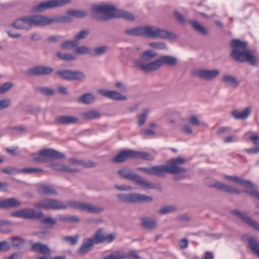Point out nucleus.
Listing matches in <instances>:
<instances>
[{
    "mask_svg": "<svg viewBox=\"0 0 259 259\" xmlns=\"http://www.w3.org/2000/svg\"><path fill=\"white\" fill-rule=\"evenodd\" d=\"M34 206L36 208L44 210L65 209L68 207H71L91 213H101L104 210V208L103 207L95 206L86 202L69 200L64 204L60 200L52 198L41 200L36 203Z\"/></svg>",
    "mask_w": 259,
    "mask_h": 259,
    "instance_id": "f257e3e1",
    "label": "nucleus"
},
{
    "mask_svg": "<svg viewBox=\"0 0 259 259\" xmlns=\"http://www.w3.org/2000/svg\"><path fill=\"white\" fill-rule=\"evenodd\" d=\"M65 22L66 18L62 17L49 18L43 15H35L18 19L13 23V26L17 29L28 30L33 26H44L52 23Z\"/></svg>",
    "mask_w": 259,
    "mask_h": 259,
    "instance_id": "f03ea898",
    "label": "nucleus"
},
{
    "mask_svg": "<svg viewBox=\"0 0 259 259\" xmlns=\"http://www.w3.org/2000/svg\"><path fill=\"white\" fill-rule=\"evenodd\" d=\"M91 12L94 19L100 21L121 17L128 20H134V17L131 13L117 9L113 5H95L91 7Z\"/></svg>",
    "mask_w": 259,
    "mask_h": 259,
    "instance_id": "7ed1b4c3",
    "label": "nucleus"
},
{
    "mask_svg": "<svg viewBox=\"0 0 259 259\" xmlns=\"http://www.w3.org/2000/svg\"><path fill=\"white\" fill-rule=\"evenodd\" d=\"M124 33L131 36H143L146 38L175 39L177 35L170 31L152 25H146L125 30Z\"/></svg>",
    "mask_w": 259,
    "mask_h": 259,
    "instance_id": "20e7f679",
    "label": "nucleus"
},
{
    "mask_svg": "<svg viewBox=\"0 0 259 259\" xmlns=\"http://www.w3.org/2000/svg\"><path fill=\"white\" fill-rule=\"evenodd\" d=\"M231 46L232 48L231 56L234 60L239 62H247L253 66L257 65L256 58L247 49L246 42L237 39H233Z\"/></svg>",
    "mask_w": 259,
    "mask_h": 259,
    "instance_id": "39448f33",
    "label": "nucleus"
},
{
    "mask_svg": "<svg viewBox=\"0 0 259 259\" xmlns=\"http://www.w3.org/2000/svg\"><path fill=\"white\" fill-rule=\"evenodd\" d=\"M32 161L35 163H45L53 159H64L65 155L52 149H44L38 153L31 154Z\"/></svg>",
    "mask_w": 259,
    "mask_h": 259,
    "instance_id": "423d86ee",
    "label": "nucleus"
},
{
    "mask_svg": "<svg viewBox=\"0 0 259 259\" xmlns=\"http://www.w3.org/2000/svg\"><path fill=\"white\" fill-rule=\"evenodd\" d=\"M71 1V0H50L40 3L34 7L32 11L34 12H41L47 9L63 6L69 4Z\"/></svg>",
    "mask_w": 259,
    "mask_h": 259,
    "instance_id": "0eeeda50",
    "label": "nucleus"
},
{
    "mask_svg": "<svg viewBox=\"0 0 259 259\" xmlns=\"http://www.w3.org/2000/svg\"><path fill=\"white\" fill-rule=\"evenodd\" d=\"M185 162V159L181 157L170 160L168 162V165H166L167 173L178 174L185 172L186 169L180 166Z\"/></svg>",
    "mask_w": 259,
    "mask_h": 259,
    "instance_id": "6e6552de",
    "label": "nucleus"
},
{
    "mask_svg": "<svg viewBox=\"0 0 259 259\" xmlns=\"http://www.w3.org/2000/svg\"><path fill=\"white\" fill-rule=\"evenodd\" d=\"M56 74L62 78L68 80H77L82 81L85 78L84 74L79 71H73L70 70L65 69L57 71Z\"/></svg>",
    "mask_w": 259,
    "mask_h": 259,
    "instance_id": "1a4fd4ad",
    "label": "nucleus"
},
{
    "mask_svg": "<svg viewBox=\"0 0 259 259\" xmlns=\"http://www.w3.org/2000/svg\"><path fill=\"white\" fill-rule=\"evenodd\" d=\"M206 183L210 187L215 188L224 192L236 194H238L241 192L239 189L233 186L223 184L213 179L209 180L208 182H206Z\"/></svg>",
    "mask_w": 259,
    "mask_h": 259,
    "instance_id": "9d476101",
    "label": "nucleus"
},
{
    "mask_svg": "<svg viewBox=\"0 0 259 259\" xmlns=\"http://www.w3.org/2000/svg\"><path fill=\"white\" fill-rule=\"evenodd\" d=\"M53 71V69L48 66H36L27 70L25 74L30 76H40L50 74Z\"/></svg>",
    "mask_w": 259,
    "mask_h": 259,
    "instance_id": "9b49d317",
    "label": "nucleus"
},
{
    "mask_svg": "<svg viewBox=\"0 0 259 259\" xmlns=\"http://www.w3.org/2000/svg\"><path fill=\"white\" fill-rule=\"evenodd\" d=\"M220 73V71L217 69H199L196 70L194 74L195 76L200 77L202 79L205 80H211L217 77Z\"/></svg>",
    "mask_w": 259,
    "mask_h": 259,
    "instance_id": "f8f14e48",
    "label": "nucleus"
},
{
    "mask_svg": "<svg viewBox=\"0 0 259 259\" xmlns=\"http://www.w3.org/2000/svg\"><path fill=\"white\" fill-rule=\"evenodd\" d=\"M153 199L150 196L139 193H129L128 203L133 204L148 203L153 201Z\"/></svg>",
    "mask_w": 259,
    "mask_h": 259,
    "instance_id": "ddd939ff",
    "label": "nucleus"
},
{
    "mask_svg": "<svg viewBox=\"0 0 259 259\" xmlns=\"http://www.w3.org/2000/svg\"><path fill=\"white\" fill-rule=\"evenodd\" d=\"M135 64L141 70L148 72L156 70L161 67L159 58L147 64H144L139 61H135Z\"/></svg>",
    "mask_w": 259,
    "mask_h": 259,
    "instance_id": "4468645a",
    "label": "nucleus"
},
{
    "mask_svg": "<svg viewBox=\"0 0 259 259\" xmlns=\"http://www.w3.org/2000/svg\"><path fill=\"white\" fill-rule=\"evenodd\" d=\"M232 213L242 221L246 223L254 229L259 231V224L251 218L247 216L244 212L239 211L238 210H234L232 211Z\"/></svg>",
    "mask_w": 259,
    "mask_h": 259,
    "instance_id": "2eb2a0df",
    "label": "nucleus"
},
{
    "mask_svg": "<svg viewBox=\"0 0 259 259\" xmlns=\"http://www.w3.org/2000/svg\"><path fill=\"white\" fill-rule=\"evenodd\" d=\"M99 93L102 95L115 101H125L127 100L126 96L122 95L115 91L101 90L99 91Z\"/></svg>",
    "mask_w": 259,
    "mask_h": 259,
    "instance_id": "dca6fc26",
    "label": "nucleus"
},
{
    "mask_svg": "<svg viewBox=\"0 0 259 259\" xmlns=\"http://www.w3.org/2000/svg\"><path fill=\"white\" fill-rule=\"evenodd\" d=\"M135 158L134 150H124L120 151L118 154L115 156L112 160L115 162H122L127 158Z\"/></svg>",
    "mask_w": 259,
    "mask_h": 259,
    "instance_id": "f3484780",
    "label": "nucleus"
},
{
    "mask_svg": "<svg viewBox=\"0 0 259 259\" xmlns=\"http://www.w3.org/2000/svg\"><path fill=\"white\" fill-rule=\"evenodd\" d=\"M94 244L93 240L89 238L83 240L81 246L77 249V253L79 255H84L90 251L93 247Z\"/></svg>",
    "mask_w": 259,
    "mask_h": 259,
    "instance_id": "a211bd4d",
    "label": "nucleus"
},
{
    "mask_svg": "<svg viewBox=\"0 0 259 259\" xmlns=\"http://www.w3.org/2000/svg\"><path fill=\"white\" fill-rule=\"evenodd\" d=\"M37 192L44 195H52L56 196L58 195L57 192L53 187L45 184H39L37 186Z\"/></svg>",
    "mask_w": 259,
    "mask_h": 259,
    "instance_id": "6ab92c4d",
    "label": "nucleus"
},
{
    "mask_svg": "<svg viewBox=\"0 0 259 259\" xmlns=\"http://www.w3.org/2000/svg\"><path fill=\"white\" fill-rule=\"evenodd\" d=\"M137 185L140 187L145 189H155V185L152 183L148 182L146 179L142 178L138 175H137L134 181Z\"/></svg>",
    "mask_w": 259,
    "mask_h": 259,
    "instance_id": "aec40b11",
    "label": "nucleus"
},
{
    "mask_svg": "<svg viewBox=\"0 0 259 259\" xmlns=\"http://www.w3.org/2000/svg\"><path fill=\"white\" fill-rule=\"evenodd\" d=\"M78 121V118L75 116H60L56 118L55 122L57 124L66 125L73 124Z\"/></svg>",
    "mask_w": 259,
    "mask_h": 259,
    "instance_id": "412c9836",
    "label": "nucleus"
},
{
    "mask_svg": "<svg viewBox=\"0 0 259 259\" xmlns=\"http://www.w3.org/2000/svg\"><path fill=\"white\" fill-rule=\"evenodd\" d=\"M251 109L250 107L245 108L243 111L235 110L231 112V115L235 119H246L251 114Z\"/></svg>",
    "mask_w": 259,
    "mask_h": 259,
    "instance_id": "4be33fe9",
    "label": "nucleus"
},
{
    "mask_svg": "<svg viewBox=\"0 0 259 259\" xmlns=\"http://www.w3.org/2000/svg\"><path fill=\"white\" fill-rule=\"evenodd\" d=\"M22 218L27 219H38L44 217L41 212H35L33 209L26 208L22 209Z\"/></svg>",
    "mask_w": 259,
    "mask_h": 259,
    "instance_id": "5701e85b",
    "label": "nucleus"
},
{
    "mask_svg": "<svg viewBox=\"0 0 259 259\" xmlns=\"http://www.w3.org/2000/svg\"><path fill=\"white\" fill-rule=\"evenodd\" d=\"M161 66L166 65L174 66L178 62L177 58L170 55H163L158 58Z\"/></svg>",
    "mask_w": 259,
    "mask_h": 259,
    "instance_id": "b1692460",
    "label": "nucleus"
},
{
    "mask_svg": "<svg viewBox=\"0 0 259 259\" xmlns=\"http://www.w3.org/2000/svg\"><path fill=\"white\" fill-rule=\"evenodd\" d=\"M21 203L15 198H11L0 201L1 208L18 207Z\"/></svg>",
    "mask_w": 259,
    "mask_h": 259,
    "instance_id": "393cba45",
    "label": "nucleus"
},
{
    "mask_svg": "<svg viewBox=\"0 0 259 259\" xmlns=\"http://www.w3.org/2000/svg\"><path fill=\"white\" fill-rule=\"evenodd\" d=\"M189 24L191 25L193 29L199 33L206 35L208 34L207 29L203 26L201 25L197 21L195 20H190L188 21Z\"/></svg>",
    "mask_w": 259,
    "mask_h": 259,
    "instance_id": "a878e982",
    "label": "nucleus"
},
{
    "mask_svg": "<svg viewBox=\"0 0 259 259\" xmlns=\"http://www.w3.org/2000/svg\"><path fill=\"white\" fill-rule=\"evenodd\" d=\"M117 174L122 178L134 181L137 174L133 172L130 169L123 168L117 171Z\"/></svg>",
    "mask_w": 259,
    "mask_h": 259,
    "instance_id": "bb28decb",
    "label": "nucleus"
},
{
    "mask_svg": "<svg viewBox=\"0 0 259 259\" xmlns=\"http://www.w3.org/2000/svg\"><path fill=\"white\" fill-rule=\"evenodd\" d=\"M222 82L227 86L237 88L239 84V81L234 77L229 75H226L222 78Z\"/></svg>",
    "mask_w": 259,
    "mask_h": 259,
    "instance_id": "cd10ccee",
    "label": "nucleus"
},
{
    "mask_svg": "<svg viewBox=\"0 0 259 259\" xmlns=\"http://www.w3.org/2000/svg\"><path fill=\"white\" fill-rule=\"evenodd\" d=\"M244 181L246 182H248L246 183H240V184L243 185L245 188L246 189L244 192L250 194L254 197H256L259 199V192L253 189L254 186L253 183L249 181L245 180H244Z\"/></svg>",
    "mask_w": 259,
    "mask_h": 259,
    "instance_id": "c85d7f7f",
    "label": "nucleus"
},
{
    "mask_svg": "<svg viewBox=\"0 0 259 259\" xmlns=\"http://www.w3.org/2000/svg\"><path fill=\"white\" fill-rule=\"evenodd\" d=\"M135 158H141L144 160L153 161L155 159V156L151 153L145 151L134 150Z\"/></svg>",
    "mask_w": 259,
    "mask_h": 259,
    "instance_id": "c756f323",
    "label": "nucleus"
},
{
    "mask_svg": "<svg viewBox=\"0 0 259 259\" xmlns=\"http://www.w3.org/2000/svg\"><path fill=\"white\" fill-rule=\"evenodd\" d=\"M31 248L34 252L44 254H49L50 253V250L47 245L40 243L33 244Z\"/></svg>",
    "mask_w": 259,
    "mask_h": 259,
    "instance_id": "7c9ffc66",
    "label": "nucleus"
},
{
    "mask_svg": "<svg viewBox=\"0 0 259 259\" xmlns=\"http://www.w3.org/2000/svg\"><path fill=\"white\" fill-rule=\"evenodd\" d=\"M167 173L166 165H159L151 167V175L162 177L163 174Z\"/></svg>",
    "mask_w": 259,
    "mask_h": 259,
    "instance_id": "2f4dec72",
    "label": "nucleus"
},
{
    "mask_svg": "<svg viewBox=\"0 0 259 259\" xmlns=\"http://www.w3.org/2000/svg\"><path fill=\"white\" fill-rule=\"evenodd\" d=\"M142 224L144 228L147 230H152L156 226V221L154 219L143 218Z\"/></svg>",
    "mask_w": 259,
    "mask_h": 259,
    "instance_id": "473e14b6",
    "label": "nucleus"
},
{
    "mask_svg": "<svg viewBox=\"0 0 259 259\" xmlns=\"http://www.w3.org/2000/svg\"><path fill=\"white\" fill-rule=\"evenodd\" d=\"M104 230L102 228L99 229L92 238H89L93 240V243L99 244L104 242Z\"/></svg>",
    "mask_w": 259,
    "mask_h": 259,
    "instance_id": "72a5a7b5",
    "label": "nucleus"
},
{
    "mask_svg": "<svg viewBox=\"0 0 259 259\" xmlns=\"http://www.w3.org/2000/svg\"><path fill=\"white\" fill-rule=\"evenodd\" d=\"M248 245L251 251L259 257V243L254 238H248Z\"/></svg>",
    "mask_w": 259,
    "mask_h": 259,
    "instance_id": "f704fd0d",
    "label": "nucleus"
},
{
    "mask_svg": "<svg viewBox=\"0 0 259 259\" xmlns=\"http://www.w3.org/2000/svg\"><path fill=\"white\" fill-rule=\"evenodd\" d=\"M108 50V47L105 46L96 47L91 50L90 54L92 56H98L105 54Z\"/></svg>",
    "mask_w": 259,
    "mask_h": 259,
    "instance_id": "c9c22d12",
    "label": "nucleus"
},
{
    "mask_svg": "<svg viewBox=\"0 0 259 259\" xmlns=\"http://www.w3.org/2000/svg\"><path fill=\"white\" fill-rule=\"evenodd\" d=\"M25 240L24 239L18 237H14L12 238V246L15 249H20L24 246Z\"/></svg>",
    "mask_w": 259,
    "mask_h": 259,
    "instance_id": "e433bc0d",
    "label": "nucleus"
},
{
    "mask_svg": "<svg viewBox=\"0 0 259 259\" xmlns=\"http://www.w3.org/2000/svg\"><path fill=\"white\" fill-rule=\"evenodd\" d=\"M149 113L148 109H145L143 112L137 116V124L141 126L145 124Z\"/></svg>",
    "mask_w": 259,
    "mask_h": 259,
    "instance_id": "4c0bfd02",
    "label": "nucleus"
},
{
    "mask_svg": "<svg viewBox=\"0 0 259 259\" xmlns=\"http://www.w3.org/2000/svg\"><path fill=\"white\" fill-rule=\"evenodd\" d=\"M156 55L157 54L156 52L152 50H148L141 54L140 55V58L143 60L147 61L154 58L156 56Z\"/></svg>",
    "mask_w": 259,
    "mask_h": 259,
    "instance_id": "58836bf2",
    "label": "nucleus"
},
{
    "mask_svg": "<svg viewBox=\"0 0 259 259\" xmlns=\"http://www.w3.org/2000/svg\"><path fill=\"white\" fill-rule=\"evenodd\" d=\"M101 115L99 112L96 110H91L84 113L83 117L87 120H92L99 118Z\"/></svg>",
    "mask_w": 259,
    "mask_h": 259,
    "instance_id": "ea45409f",
    "label": "nucleus"
},
{
    "mask_svg": "<svg viewBox=\"0 0 259 259\" xmlns=\"http://www.w3.org/2000/svg\"><path fill=\"white\" fill-rule=\"evenodd\" d=\"M177 208L173 205H165L162 206L158 211L160 214H165L175 211Z\"/></svg>",
    "mask_w": 259,
    "mask_h": 259,
    "instance_id": "a19ab883",
    "label": "nucleus"
},
{
    "mask_svg": "<svg viewBox=\"0 0 259 259\" xmlns=\"http://www.w3.org/2000/svg\"><path fill=\"white\" fill-rule=\"evenodd\" d=\"M68 14L77 18H83L87 16V13L81 10H69Z\"/></svg>",
    "mask_w": 259,
    "mask_h": 259,
    "instance_id": "79ce46f5",
    "label": "nucleus"
},
{
    "mask_svg": "<svg viewBox=\"0 0 259 259\" xmlns=\"http://www.w3.org/2000/svg\"><path fill=\"white\" fill-rule=\"evenodd\" d=\"M89 34V29H84L80 31H79L78 33H77L75 37H74V40L75 41H77V43L78 45L79 43V40L80 39L85 38L87 37Z\"/></svg>",
    "mask_w": 259,
    "mask_h": 259,
    "instance_id": "37998d69",
    "label": "nucleus"
},
{
    "mask_svg": "<svg viewBox=\"0 0 259 259\" xmlns=\"http://www.w3.org/2000/svg\"><path fill=\"white\" fill-rule=\"evenodd\" d=\"M79 101L85 104H89L95 101V97L91 94H85L82 96Z\"/></svg>",
    "mask_w": 259,
    "mask_h": 259,
    "instance_id": "c03bdc74",
    "label": "nucleus"
},
{
    "mask_svg": "<svg viewBox=\"0 0 259 259\" xmlns=\"http://www.w3.org/2000/svg\"><path fill=\"white\" fill-rule=\"evenodd\" d=\"M44 170L40 168L37 167H28L20 169L18 172L25 174H31V173H39L42 172Z\"/></svg>",
    "mask_w": 259,
    "mask_h": 259,
    "instance_id": "a18cd8bd",
    "label": "nucleus"
},
{
    "mask_svg": "<svg viewBox=\"0 0 259 259\" xmlns=\"http://www.w3.org/2000/svg\"><path fill=\"white\" fill-rule=\"evenodd\" d=\"M77 46H78L77 41H75L74 39L73 40L65 41L60 45L61 48L64 49H69Z\"/></svg>",
    "mask_w": 259,
    "mask_h": 259,
    "instance_id": "49530a36",
    "label": "nucleus"
},
{
    "mask_svg": "<svg viewBox=\"0 0 259 259\" xmlns=\"http://www.w3.org/2000/svg\"><path fill=\"white\" fill-rule=\"evenodd\" d=\"M149 46L158 50H167V47L166 44L162 42H153L148 44Z\"/></svg>",
    "mask_w": 259,
    "mask_h": 259,
    "instance_id": "de8ad7c7",
    "label": "nucleus"
},
{
    "mask_svg": "<svg viewBox=\"0 0 259 259\" xmlns=\"http://www.w3.org/2000/svg\"><path fill=\"white\" fill-rule=\"evenodd\" d=\"M56 55L60 59L63 60L71 61L75 59V56L74 55L69 54H65L58 52H57Z\"/></svg>",
    "mask_w": 259,
    "mask_h": 259,
    "instance_id": "09e8293b",
    "label": "nucleus"
},
{
    "mask_svg": "<svg viewBox=\"0 0 259 259\" xmlns=\"http://www.w3.org/2000/svg\"><path fill=\"white\" fill-rule=\"evenodd\" d=\"M224 178L229 182H232L235 183L240 184L241 183H246L247 182H245L243 179H242L236 176H232L229 175H226L224 176Z\"/></svg>",
    "mask_w": 259,
    "mask_h": 259,
    "instance_id": "8fccbe9b",
    "label": "nucleus"
},
{
    "mask_svg": "<svg viewBox=\"0 0 259 259\" xmlns=\"http://www.w3.org/2000/svg\"><path fill=\"white\" fill-rule=\"evenodd\" d=\"M90 52L89 48L85 46L77 47L75 49V53L78 55L90 54Z\"/></svg>",
    "mask_w": 259,
    "mask_h": 259,
    "instance_id": "3c124183",
    "label": "nucleus"
},
{
    "mask_svg": "<svg viewBox=\"0 0 259 259\" xmlns=\"http://www.w3.org/2000/svg\"><path fill=\"white\" fill-rule=\"evenodd\" d=\"M124 258L139 259L140 256L135 250H130L126 253H123Z\"/></svg>",
    "mask_w": 259,
    "mask_h": 259,
    "instance_id": "603ef678",
    "label": "nucleus"
},
{
    "mask_svg": "<svg viewBox=\"0 0 259 259\" xmlns=\"http://www.w3.org/2000/svg\"><path fill=\"white\" fill-rule=\"evenodd\" d=\"M188 121L190 124L193 125L199 126L200 125V122L198 117L194 115H190L188 117Z\"/></svg>",
    "mask_w": 259,
    "mask_h": 259,
    "instance_id": "864d4df0",
    "label": "nucleus"
},
{
    "mask_svg": "<svg viewBox=\"0 0 259 259\" xmlns=\"http://www.w3.org/2000/svg\"><path fill=\"white\" fill-rule=\"evenodd\" d=\"M38 90L42 94L47 96L53 95L55 94V92L53 89L46 87H39Z\"/></svg>",
    "mask_w": 259,
    "mask_h": 259,
    "instance_id": "5fc2aeb1",
    "label": "nucleus"
},
{
    "mask_svg": "<svg viewBox=\"0 0 259 259\" xmlns=\"http://www.w3.org/2000/svg\"><path fill=\"white\" fill-rule=\"evenodd\" d=\"M11 100L10 98H5L0 100V110H3L9 107L11 104Z\"/></svg>",
    "mask_w": 259,
    "mask_h": 259,
    "instance_id": "6e6d98bb",
    "label": "nucleus"
},
{
    "mask_svg": "<svg viewBox=\"0 0 259 259\" xmlns=\"http://www.w3.org/2000/svg\"><path fill=\"white\" fill-rule=\"evenodd\" d=\"M13 87L11 82H6L0 87V95L3 94L8 91Z\"/></svg>",
    "mask_w": 259,
    "mask_h": 259,
    "instance_id": "4d7b16f0",
    "label": "nucleus"
},
{
    "mask_svg": "<svg viewBox=\"0 0 259 259\" xmlns=\"http://www.w3.org/2000/svg\"><path fill=\"white\" fill-rule=\"evenodd\" d=\"M103 259H124L123 253L118 252L105 256Z\"/></svg>",
    "mask_w": 259,
    "mask_h": 259,
    "instance_id": "13d9d810",
    "label": "nucleus"
},
{
    "mask_svg": "<svg viewBox=\"0 0 259 259\" xmlns=\"http://www.w3.org/2000/svg\"><path fill=\"white\" fill-rule=\"evenodd\" d=\"M64 240L69 242L72 245H75L78 241V236H66L64 237Z\"/></svg>",
    "mask_w": 259,
    "mask_h": 259,
    "instance_id": "bf43d9fd",
    "label": "nucleus"
},
{
    "mask_svg": "<svg viewBox=\"0 0 259 259\" xmlns=\"http://www.w3.org/2000/svg\"><path fill=\"white\" fill-rule=\"evenodd\" d=\"M10 245L8 242L6 241H0V252L6 251L9 250Z\"/></svg>",
    "mask_w": 259,
    "mask_h": 259,
    "instance_id": "052dcab7",
    "label": "nucleus"
},
{
    "mask_svg": "<svg viewBox=\"0 0 259 259\" xmlns=\"http://www.w3.org/2000/svg\"><path fill=\"white\" fill-rule=\"evenodd\" d=\"M41 222L44 224L49 225H55L57 223V221L51 217H44L42 219Z\"/></svg>",
    "mask_w": 259,
    "mask_h": 259,
    "instance_id": "680f3d73",
    "label": "nucleus"
},
{
    "mask_svg": "<svg viewBox=\"0 0 259 259\" xmlns=\"http://www.w3.org/2000/svg\"><path fill=\"white\" fill-rule=\"evenodd\" d=\"M78 171L79 170L77 169L70 168L69 166L66 165H64L63 167L62 172H65L68 174H73L74 173L78 172Z\"/></svg>",
    "mask_w": 259,
    "mask_h": 259,
    "instance_id": "e2e57ef3",
    "label": "nucleus"
},
{
    "mask_svg": "<svg viewBox=\"0 0 259 259\" xmlns=\"http://www.w3.org/2000/svg\"><path fill=\"white\" fill-rule=\"evenodd\" d=\"M64 165L60 163H53L49 166L56 171L62 172Z\"/></svg>",
    "mask_w": 259,
    "mask_h": 259,
    "instance_id": "0e129e2a",
    "label": "nucleus"
},
{
    "mask_svg": "<svg viewBox=\"0 0 259 259\" xmlns=\"http://www.w3.org/2000/svg\"><path fill=\"white\" fill-rule=\"evenodd\" d=\"M117 197L121 202L128 203L129 194H119L117 195Z\"/></svg>",
    "mask_w": 259,
    "mask_h": 259,
    "instance_id": "69168bd1",
    "label": "nucleus"
},
{
    "mask_svg": "<svg viewBox=\"0 0 259 259\" xmlns=\"http://www.w3.org/2000/svg\"><path fill=\"white\" fill-rule=\"evenodd\" d=\"M97 163L94 162L93 161H83L82 166H83L85 168H92L97 166Z\"/></svg>",
    "mask_w": 259,
    "mask_h": 259,
    "instance_id": "338daca9",
    "label": "nucleus"
},
{
    "mask_svg": "<svg viewBox=\"0 0 259 259\" xmlns=\"http://www.w3.org/2000/svg\"><path fill=\"white\" fill-rule=\"evenodd\" d=\"M64 220L69 223H78L80 221L79 219L75 215L66 217Z\"/></svg>",
    "mask_w": 259,
    "mask_h": 259,
    "instance_id": "774afa93",
    "label": "nucleus"
}]
</instances>
